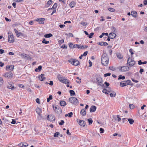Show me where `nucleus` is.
<instances>
[{"mask_svg":"<svg viewBox=\"0 0 147 147\" xmlns=\"http://www.w3.org/2000/svg\"><path fill=\"white\" fill-rule=\"evenodd\" d=\"M100 133H103L104 132V129L102 128H100Z\"/></svg>","mask_w":147,"mask_h":147,"instance_id":"nucleus-47","label":"nucleus"},{"mask_svg":"<svg viewBox=\"0 0 147 147\" xmlns=\"http://www.w3.org/2000/svg\"><path fill=\"white\" fill-rule=\"evenodd\" d=\"M109 37H110L111 39H113L116 36V34L114 32H111L109 34Z\"/></svg>","mask_w":147,"mask_h":147,"instance_id":"nucleus-12","label":"nucleus"},{"mask_svg":"<svg viewBox=\"0 0 147 147\" xmlns=\"http://www.w3.org/2000/svg\"><path fill=\"white\" fill-rule=\"evenodd\" d=\"M69 80L64 78L61 82L65 84H69Z\"/></svg>","mask_w":147,"mask_h":147,"instance_id":"nucleus-24","label":"nucleus"},{"mask_svg":"<svg viewBox=\"0 0 147 147\" xmlns=\"http://www.w3.org/2000/svg\"><path fill=\"white\" fill-rule=\"evenodd\" d=\"M14 30L17 36L18 37L20 36L21 34H22V33L21 32H18L17 30L16 29H14Z\"/></svg>","mask_w":147,"mask_h":147,"instance_id":"nucleus-20","label":"nucleus"},{"mask_svg":"<svg viewBox=\"0 0 147 147\" xmlns=\"http://www.w3.org/2000/svg\"><path fill=\"white\" fill-rule=\"evenodd\" d=\"M104 35L108 36V33H102V34L101 35L99 36V37L100 38H102Z\"/></svg>","mask_w":147,"mask_h":147,"instance_id":"nucleus-35","label":"nucleus"},{"mask_svg":"<svg viewBox=\"0 0 147 147\" xmlns=\"http://www.w3.org/2000/svg\"><path fill=\"white\" fill-rule=\"evenodd\" d=\"M96 80L98 83V84H101L103 82L102 79L100 77H98L96 78Z\"/></svg>","mask_w":147,"mask_h":147,"instance_id":"nucleus-17","label":"nucleus"},{"mask_svg":"<svg viewBox=\"0 0 147 147\" xmlns=\"http://www.w3.org/2000/svg\"><path fill=\"white\" fill-rule=\"evenodd\" d=\"M88 47V46L87 45H85V46H84L83 45H82L80 47V48L81 49H84L87 48Z\"/></svg>","mask_w":147,"mask_h":147,"instance_id":"nucleus-54","label":"nucleus"},{"mask_svg":"<svg viewBox=\"0 0 147 147\" xmlns=\"http://www.w3.org/2000/svg\"><path fill=\"white\" fill-rule=\"evenodd\" d=\"M74 59H71L68 60V61L71 64H73Z\"/></svg>","mask_w":147,"mask_h":147,"instance_id":"nucleus-50","label":"nucleus"},{"mask_svg":"<svg viewBox=\"0 0 147 147\" xmlns=\"http://www.w3.org/2000/svg\"><path fill=\"white\" fill-rule=\"evenodd\" d=\"M14 67V65H12L10 66L7 65L6 66V69H8L10 71H12Z\"/></svg>","mask_w":147,"mask_h":147,"instance_id":"nucleus-19","label":"nucleus"},{"mask_svg":"<svg viewBox=\"0 0 147 147\" xmlns=\"http://www.w3.org/2000/svg\"><path fill=\"white\" fill-rule=\"evenodd\" d=\"M7 88L9 89H13L15 88L14 86H13L12 85V83L10 82L9 83V85H8L7 86Z\"/></svg>","mask_w":147,"mask_h":147,"instance_id":"nucleus-28","label":"nucleus"},{"mask_svg":"<svg viewBox=\"0 0 147 147\" xmlns=\"http://www.w3.org/2000/svg\"><path fill=\"white\" fill-rule=\"evenodd\" d=\"M135 61L133 59L130 57L128 58L127 63L129 64V65L133 66L135 65Z\"/></svg>","mask_w":147,"mask_h":147,"instance_id":"nucleus-4","label":"nucleus"},{"mask_svg":"<svg viewBox=\"0 0 147 147\" xmlns=\"http://www.w3.org/2000/svg\"><path fill=\"white\" fill-rule=\"evenodd\" d=\"M129 52L131 53V57H132V55L134 54V53L133 52V50L132 49H130L129 50Z\"/></svg>","mask_w":147,"mask_h":147,"instance_id":"nucleus-55","label":"nucleus"},{"mask_svg":"<svg viewBox=\"0 0 147 147\" xmlns=\"http://www.w3.org/2000/svg\"><path fill=\"white\" fill-rule=\"evenodd\" d=\"M42 42L43 43H45V44H49V41H46L45 38H43Z\"/></svg>","mask_w":147,"mask_h":147,"instance_id":"nucleus-33","label":"nucleus"},{"mask_svg":"<svg viewBox=\"0 0 147 147\" xmlns=\"http://www.w3.org/2000/svg\"><path fill=\"white\" fill-rule=\"evenodd\" d=\"M144 4L146 5H147V0H144L143 1Z\"/></svg>","mask_w":147,"mask_h":147,"instance_id":"nucleus-64","label":"nucleus"},{"mask_svg":"<svg viewBox=\"0 0 147 147\" xmlns=\"http://www.w3.org/2000/svg\"><path fill=\"white\" fill-rule=\"evenodd\" d=\"M3 82V79L0 77V86L2 85Z\"/></svg>","mask_w":147,"mask_h":147,"instance_id":"nucleus-45","label":"nucleus"},{"mask_svg":"<svg viewBox=\"0 0 147 147\" xmlns=\"http://www.w3.org/2000/svg\"><path fill=\"white\" fill-rule=\"evenodd\" d=\"M107 90L106 89H103L102 90V92L103 93H104L106 94H108V93H107Z\"/></svg>","mask_w":147,"mask_h":147,"instance_id":"nucleus-57","label":"nucleus"},{"mask_svg":"<svg viewBox=\"0 0 147 147\" xmlns=\"http://www.w3.org/2000/svg\"><path fill=\"white\" fill-rule=\"evenodd\" d=\"M111 75V73L109 72V73H107L105 74H104V76L105 77H106L107 76H110Z\"/></svg>","mask_w":147,"mask_h":147,"instance_id":"nucleus-48","label":"nucleus"},{"mask_svg":"<svg viewBox=\"0 0 147 147\" xmlns=\"http://www.w3.org/2000/svg\"><path fill=\"white\" fill-rule=\"evenodd\" d=\"M59 134V132H57L55 133L54 135V137H57L58 136V135Z\"/></svg>","mask_w":147,"mask_h":147,"instance_id":"nucleus-43","label":"nucleus"},{"mask_svg":"<svg viewBox=\"0 0 147 147\" xmlns=\"http://www.w3.org/2000/svg\"><path fill=\"white\" fill-rule=\"evenodd\" d=\"M44 75V74H41L40 75L38 76V78L40 81H43L45 79V77L43 76Z\"/></svg>","mask_w":147,"mask_h":147,"instance_id":"nucleus-14","label":"nucleus"},{"mask_svg":"<svg viewBox=\"0 0 147 147\" xmlns=\"http://www.w3.org/2000/svg\"><path fill=\"white\" fill-rule=\"evenodd\" d=\"M64 42V40H63V39H61V40H60L59 41V42L60 44H62V43H63Z\"/></svg>","mask_w":147,"mask_h":147,"instance_id":"nucleus-62","label":"nucleus"},{"mask_svg":"<svg viewBox=\"0 0 147 147\" xmlns=\"http://www.w3.org/2000/svg\"><path fill=\"white\" fill-rule=\"evenodd\" d=\"M36 111L38 115H39V116L40 117V119H41L42 118L41 115L40 114V113L42 112V109L39 107H37L36 109Z\"/></svg>","mask_w":147,"mask_h":147,"instance_id":"nucleus-7","label":"nucleus"},{"mask_svg":"<svg viewBox=\"0 0 147 147\" xmlns=\"http://www.w3.org/2000/svg\"><path fill=\"white\" fill-rule=\"evenodd\" d=\"M117 57L119 59H121L123 58V57L121 54H119L118 55H117Z\"/></svg>","mask_w":147,"mask_h":147,"instance_id":"nucleus-49","label":"nucleus"},{"mask_svg":"<svg viewBox=\"0 0 147 147\" xmlns=\"http://www.w3.org/2000/svg\"><path fill=\"white\" fill-rule=\"evenodd\" d=\"M76 4V3L75 1H73L71 2L69 4V6L71 8H72L75 7Z\"/></svg>","mask_w":147,"mask_h":147,"instance_id":"nucleus-22","label":"nucleus"},{"mask_svg":"<svg viewBox=\"0 0 147 147\" xmlns=\"http://www.w3.org/2000/svg\"><path fill=\"white\" fill-rule=\"evenodd\" d=\"M74 48H80V45H78L76 44H74Z\"/></svg>","mask_w":147,"mask_h":147,"instance_id":"nucleus-44","label":"nucleus"},{"mask_svg":"<svg viewBox=\"0 0 147 147\" xmlns=\"http://www.w3.org/2000/svg\"><path fill=\"white\" fill-rule=\"evenodd\" d=\"M69 93L71 96H74L75 95V92L74 90H70L69 91Z\"/></svg>","mask_w":147,"mask_h":147,"instance_id":"nucleus-38","label":"nucleus"},{"mask_svg":"<svg viewBox=\"0 0 147 147\" xmlns=\"http://www.w3.org/2000/svg\"><path fill=\"white\" fill-rule=\"evenodd\" d=\"M108 10L109 11L111 12H114L115 11V9L112 8H110L108 9Z\"/></svg>","mask_w":147,"mask_h":147,"instance_id":"nucleus-46","label":"nucleus"},{"mask_svg":"<svg viewBox=\"0 0 147 147\" xmlns=\"http://www.w3.org/2000/svg\"><path fill=\"white\" fill-rule=\"evenodd\" d=\"M125 79V77L124 76H122L121 75H120L119 76V78H118V80L122 79L124 80Z\"/></svg>","mask_w":147,"mask_h":147,"instance_id":"nucleus-37","label":"nucleus"},{"mask_svg":"<svg viewBox=\"0 0 147 147\" xmlns=\"http://www.w3.org/2000/svg\"><path fill=\"white\" fill-rule=\"evenodd\" d=\"M14 38L13 34H10L8 36V42L10 43H12L14 42Z\"/></svg>","mask_w":147,"mask_h":147,"instance_id":"nucleus-8","label":"nucleus"},{"mask_svg":"<svg viewBox=\"0 0 147 147\" xmlns=\"http://www.w3.org/2000/svg\"><path fill=\"white\" fill-rule=\"evenodd\" d=\"M80 114L82 116H85L86 114V111L84 109H82L80 111Z\"/></svg>","mask_w":147,"mask_h":147,"instance_id":"nucleus-18","label":"nucleus"},{"mask_svg":"<svg viewBox=\"0 0 147 147\" xmlns=\"http://www.w3.org/2000/svg\"><path fill=\"white\" fill-rule=\"evenodd\" d=\"M94 33L93 32H91L90 34V35H89L88 37L89 38H92V36H93V35H94Z\"/></svg>","mask_w":147,"mask_h":147,"instance_id":"nucleus-56","label":"nucleus"},{"mask_svg":"<svg viewBox=\"0 0 147 147\" xmlns=\"http://www.w3.org/2000/svg\"><path fill=\"white\" fill-rule=\"evenodd\" d=\"M131 16L134 18L136 17V15L137 14V12L136 11H131Z\"/></svg>","mask_w":147,"mask_h":147,"instance_id":"nucleus-23","label":"nucleus"},{"mask_svg":"<svg viewBox=\"0 0 147 147\" xmlns=\"http://www.w3.org/2000/svg\"><path fill=\"white\" fill-rule=\"evenodd\" d=\"M127 119L126 118H124L122 119L123 120V123H127Z\"/></svg>","mask_w":147,"mask_h":147,"instance_id":"nucleus-40","label":"nucleus"},{"mask_svg":"<svg viewBox=\"0 0 147 147\" xmlns=\"http://www.w3.org/2000/svg\"><path fill=\"white\" fill-rule=\"evenodd\" d=\"M58 78L59 80L61 82L62 81V80L64 78L61 75H59L58 76Z\"/></svg>","mask_w":147,"mask_h":147,"instance_id":"nucleus-32","label":"nucleus"},{"mask_svg":"<svg viewBox=\"0 0 147 147\" xmlns=\"http://www.w3.org/2000/svg\"><path fill=\"white\" fill-rule=\"evenodd\" d=\"M53 98L52 96L50 95L49 96V97L47 98V102H49L50 100H52Z\"/></svg>","mask_w":147,"mask_h":147,"instance_id":"nucleus-36","label":"nucleus"},{"mask_svg":"<svg viewBox=\"0 0 147 147\" xmlns=\"http://www.w3.org/2000/svg\"><path fill=\"white\" fill-rule=\"evenodd\" d=\"M68 116L69 117H71L73 115V113L72 112H70V113H68Z\"/></svg>","mask_w":147,"mask_h":147,"instance_id":"nucleus-59","label":"nucleus"},{"mask_svg":"<svg viewBox=\"0 0 147 147\" xmlns=\"http://www.w3.org/2000/svg\"><path fill=\"white\" fill-rule=\"evenodd\" d=\"M127 82L126 83V84H127V85H130L132 86L133 85L131 83V80H127V81H126Z\"/></svg>","mask_w":147,"mask_h":147,"instance_id":"nucleus-34","label":"nucleus"},{"mask_svg":"<svg viewBox=\"0 0 147 147\" xmlns=\"http://www.w3.org/2000/svg\"><path fill=\"white\" fill-rule=\"evenodd\" d=\"M53 36L52 34L51 33L46 34L44 35V37L46 38H49Z\"/></svg>","mask_w":147,"mask_h":147,"instance_id":"nucleus-29","label":"nucleus"},{"mask_svg":"<svg viewBox=\"0 0 147 147\" xmlns=\"http://www.w3.org/2000/svg\"><path fill=\"white\" fill-rule=\"evenodd\" d=\"M77 122L81 126L84 127L86 123L85 121L83 120L77 119Z\"/></svg>","mask_w":147,"mask_h":147,"instance_id":"nucleus-6","label":"nucleus"},{"mask_svg":"<svg viewBox=\"0 0 147 147\" xmlns=\"http://www.w3.org/2000/svg\"><path fill=\"white\" fill-rule=\"evenodd\" d=\"M129 107L131 109H133L134 108V105L133 104H130L129 105Z\"/></svg>","mask_w":147,"mask_h":147,"instance_id":"nucleus-51","label":"nucleus"},{"mask_svg":"<svg viewBox=\"0 0 147 147\" xmlns=\"http://www.w3.org/2000/svg\"><path fill=\"white\" fill-rule=\"evenodd\" d=\"M57 3H55L51 8H49L48 9V10H49L50 9H55L57 7Z\"/></svg>","mask_w":147,"mask_h":147,"instance_id":"nucleus-27","label":"nucleus"},{"mask_svg":"<svg viewBox=\"0 0 147 147\" xmlns=\"http://www.w3.org/2000/svg\"><path fill=\"white\" fill-rule=\"evenodd\" d=\"M36 102L38 104H40V99L38 98H37L36 99Z\"/></svg>","mask_w":147,"mask_h":147,"instance_id":"nucleus-61","label":"nucleus"},{"mask_svg":"<svg viewBox=\"0 0 147 147\" xmlns=\"http://www.w3.org/2000/svg\"><path fill=\"white\" fill-rule=\"evenodd\" d=\"M111 29L112 31V32H116V29L114 27H113V26L111 28Z\"/></svg>","mask_w":147,"mask_h":147,"instance_id":"nucleus-42","label":"nucleus"},{"mask_svg":"<svg viewBox=\"0 0 147 147\" xmlns=\"http://www.w3.org/2000/svg\"><path fill=\"white\" fill-rule=\"evenodd\" d=\"M53 107L56 113H57L58 114H59L61 113V109L60 108H58L57 109L56 107H54V105H53Z\"/></svg>","mask_w":147,"mask_h":147,"instance_id":"nucleus-9","label":"nucleus"},{"mask_svg":"<svg viewBox=\"0 0 147 147\" xmlns=\"http://www.w3.org/2000/svg\"><path fill=\"white\" fill-rule=\"evenodd\" d=\"M69 101L75 105H77L79 103L78 100L76 97H72L69 98Z\"/></svg>","mask_w":147,"mask_h":147,"instance_id":"nucleus-2","label":"nucleus"},{"mask_svg":"<svg viewBox=\"0 0 147 147\" xmlns=\"http://www.w3.org/2000/svg\"><path fill=\"white\" fill-rule=\"evenodd\" d=\"M42 67L41 65H39L38 66V68L35 69V71L36 72H39L42 69Z\"/></svg>","mask_w":147,"mask_h":147,"instance_id":"nucleus-25","label":"nucleus"},{"mask_svg":"<svg viewBox=\"0 0 147 147\" xmlns=\"http://www.w3.org/2000/svg\"><path fill=\"white\" fill-rule=\"evenodd\" d=\"M116 93L115 92L113 91L110 94V96L111 97H115L116 96Z\"/></svg>","mask_w":147,"mask_h":147,"instance_id":"nucleus-30","label":"nucleus"},{"mask_svg":"<svg viewBox=\"0 0 147 147\" xmlns=\"http://www.w3.org/2000/svg\"><path fill=\"white\" fill-rule=\"evenodd\" d=\"M45 20L44 18H39L36 19L35 21L36 22H38L40 24H43L44 23V21Z\"/></svg>","mask_w":147,"mask_h":147,"instance_id":"nucleus-11","label":"nucleus"},{"mask_svg":"<svg viewBox=\"0 0 147 147\" xmlns=\"http://www.w3.org/2000/svg\"><path fill=\"white\" fill-rule=\"evenodd\" d=\"M119 71L121 72H125L128 71L129 68L128 66H119L118 67Z\"/></svg>","mask_w":147,"mask_h":147,"instance_id":"nucleus-3","label":"nucleus"},{"mask_svg":"<svg viewBox=\"0 0 147 147\" xmlns=\"http://www.w3.org/2000/svg\"><path fill=\"white\" fill-rule=\"evenodd\" d=\"M79 62L77 60L74 59L73 65L76 66L78 65L79 64Z\"/></svg>","mask_w":147,"mask_h":147,"instance_id":"nucleus-21","label":"nucleus"},{"mask_svg":"<svg viewBox=\"0 0 147 147\" xmlns=\"http://www.w3.org/2000/svg\"><path fill=\"white\" fill-rule=\"evenodd\" d=\"M98 44L100 45L104 46H106L108 45V44L107 42H98Z\"/></svg>","mask_w":147,"mask_h":147,"instance_id":"nucleus-15","label":"nucleus"},{"mask_svg":"<svg viewBox=\"0 0 147 147\" xmlns=\"http://www.w3.org/2000/svg\"><path fill=\"white\" fill-rule=\"evenodd\" d=\"M13 74L11 71L7 72L5 73L3 76L7 78H11L12 77Z\"/></svg>","mask_w":147,"mask_h":147,"instance_id":"nucleus-5","label":"nucleus"},{"mask_svg":"<svg viewBox=\"0 0 147 147\" xmlns=\"http://www.w3.org/2000/svg\"><path fill=\"white\" fill-rule=\"evenodd\" d=\"M47 119L50 121H55V117L52 115H49L47 116Z\"/></svg>","mask_w":147,"mask_h":147,"instance_id":"nucleus-10","label":"nucleus"},{"mask_svg":"<svg viewBox=\"0 0 147 147\" xmlns=\"http://www.w3.org/2000/svg\"><path fill=\"white\" fill-rule=\"evenodd\" d=\"M16 123V121L13 119H12V121L11 122V123L12 124H15Z\"/></svg>","mask_w":147,"mask_h":147,"instance_id":"nucleus-63","label":"nucleus"},{"mask_svg":"<svg viewBox=\"0 0 147 147\" xmlns=\"http://www.w3.org/2000/svg\"><path fill=\"white\" fill-rule=\"evenodd\" d=\"M98 86H100L102 88H106L105 86V85L104 84H102V83L98 84Z\"/></svg>","mask_w":147,"mask_h":147,"instance_id":"nucleus-53","label":"nucleus"},{"mask_svg":"<svg viewBox=\"0 0 147 147\" xmlns=\"http://www.w3.org/2000/svg\"><path fill=\"white\" fill-rule=\"evenodd\" d=\"M74 44L72 43H69V47L71 49L74 48Z\"/></svg>","mask_w":147,"mask_h":147,"instance_id":"nucleus-41","label":"nucleus"},{"mask_svg":"<svg viewBox=\"0 0 147 147\" xmlns=\"http://www.w3.org/2000/svg\"><path fill=\"white\" fill-rule=\"evenodd\" d=\"M52 3V1L51 0H50L48 1L47 2V4L49 5H50Z\"/></svg>","mask_w":147,"mask_h":147,"instance_id":"nucleus-58","label":"nucleus"},{"mask_svg":"<svg viewBox=\"0 0 147 147\" xmlns=\"http://www.w3.org/2000/svg\"><path fill=\"white\" fill-rule=\"evenodd\" d=\"M127 82L125 81H123L120 82V85L121 87H124L126 86L127 85V84H126V83Z\"/></svg>","mask_w":147,"mask_h":147,"instance_id":"nucleus-16","label":"nucleus"},{"mask_svg":"<svg viewBox=\"0 0 147 147\" xmlns=\"http://www.w3.org/2000/svg\"><path fill=\"white\" fill-rule=\"evenodd\" d=\"M127 120L128 121L129 123L130 124H132L134 122V120L132 119L129 118L127 119Z\"/></svg>","mask_w":147,"mask_h":147,"instance_id":"nucleus-31","label":"nucleus"},{"mask_svg":"<svg viewBox=\"0 0 147 147\" xmlns=\"http://www.w3.org/2000/svg\"><path fill=\"white\" fill-rule=\"evenodd\" d=\"M96 109V107L94 105H92L90 108V112H93L95 111Z\"/></svg>","mask_w":147,"mask_h":147,"instance_id":"nucleus-13","label":"nucleus"},{"mask_svg":"<svg viewBox=\"0 0 147 147\" xmlns=\"http://www.w3.org/2000/svg\"><path fill=\"white\" fill-rule=\"evenodd\" d=\"M60 105L61 106H64L66 105V103L64 101L62 100L60 102Z\"/></svg>","mask_w":147,"mask_h":147,"instance_id":"nucleus-26","label":"nucleus"},{"mask_svg":"<svg viewBox=\"0 0 147 147\" xmlns=\"http://www.w3.org/2000/svg\"><path fill=\"white\" fill-rule=\"evenodd\" d=\"M101 61L102 64L104 66H107L108 65L109 58L108 55L105 53L102 54Z\"/></svg>","mask_w":147,"mask_h":147,"instance_id":"nucleus-1","label":"nucleus"},{"mask_svg":"<svg viewBox=\"0 0 147 147\" xmlns=\"http://www.w3.org/2000/svg\"><path fill=\"white\" fill-rule=\"evenodd\" d=\"M109 69L112 71H115V68L113 66H112L111 67H109Z\"/></svg>","mask_w":147,"mask_h":147,"instance_id":"nucleus-52","label":"nucleus"},{"mask_svg":"<svg viewBox=\"0 0 147 147\" xmlns=\"http://www.w3.org/2000/svg\"><path fill=\"white\" fill-rule=\"evenodd\" d=\"M64 123V121L63 120H61V122L59 123V124L60 125H62L63 123Z\"/></svg>","mask_w":147,"mask_h":147,"instance_id":"nucleus-60","label":"nucleus"},{"mask_svg":"<svg viewBox=\"0 0 147 147\" xmlns=\"http://www.w3.org/2000/svg\"><path fill=\"white\" fill-rule=\"evenodd\" d=\"M88 121L89 125L92 124L93 122V121L91 118L88 119Z\"/></svg>","mask_w":147,"mask_h":147,"instance_id":"nucleus-39","label":"nucleus"}]
</instances>
